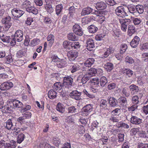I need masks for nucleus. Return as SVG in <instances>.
Returning a JSON list of instances; mask_svg holds the SVG:
<instances>
[{"label": "nucleus", "instance_id": "f257e3e1", "mask_svg": "<svg viewBox=\"0 0 148 148\" xmlns=\"http://www.w3.org/2000/svg\"><path fill=\"white\" fill-rule=\"evenodd\" d=\"M23 32L20 30H18L16 32L14 37L12 38V44L13 45H14L16 43V41L20 42L22 41L23 38Z\"/></svg>", "mask_w": 148, "mask_h": 148}, {"label": "nucleus", "instance_id": "f03ea898", "mask_svg": "<svg viewBox=\"0 0 148 148\" xmlns=\"http://www.w3.org/2000/svg\"><path fill=\"white\" fill-rule=\"evenodd\" d=\"M119 21L121 25V29L122 31L124 32L126 31L127 26L131 23V20L130 19L126 18H119Z\"/></svg>", "mask_w": 148, "mask_h": 148}, {"label": "nucleus", "instance_id": "7ed1b4c3", "mask_svg": "<svg viewBox=\"0 0 148 148\" xmlns=\"http://www.w3.org/2000/svg\"><path fill=\"white\" fill-rule=\"evenodd\" d=\"M16 121L14 118L8 119L4 122L3 126L8 130H13V127L16 125Z\"/></svg>", "mask_w": 148, "mask_h": 148}, {"label": "nucleus", "instance_id": "20e7f679", "mask_svg": "<svg viewBox=\"0 0 148 148\" xmlns=\"http://www.w3.org/2000/svg\"><path fill=\"white\" fill-rule=\"evenodd\" d=\"M73 79L70 76L65 77L63 78V86L66 88L69 89L72 86Z\"/></svg>", "mask_w": 148, "mask_h": 148}, {"label": "nucleus", "instance_id": "39448f33", "mask_svg": "<svg viewBox=\"0 0 148 148\" xmlns=\"http://www.w3.org/2000/svg\"><path fill=\"white\" fill-rule=\"evenodd\" d=\"M92 106L90 104H88L84 106L82 110V115L87 116L92 111Z\"/></svg>", "mask_w": 148, "mask_h": 148}, {"label": "nucleus", "instance_id": "423d86ee", "mask_svg": "<svg viewBox=\"0 0 148 148\" xmlns=\"http://www.w3.org/2000/svg\"><path fill=\"white\" fill-rule=\"evenodd\" d=\"M115 12L118 16L122 18L127 16V13L125 12L124 8L122 6L117 7L115 10Z\"/></svg>", "mask_w": 148, "mask_h": 148}, {"label": "nucleus", "instance_id": "0eeeda50", "mask_svg": "<svg viewBox=\"0 0 148 148\" xmlns=\"http://www.w3.org/2000/svg\"><path fill=\"white\" fill-rule=\"evenodd\" d=\"M13 84L10 81L5 82H3L0 85V89L1 90H8L12 87Z\"/></svg>", "mask_w": 148, "mask_h": 148}, {"label": "nucleus", "instance_id": "6e6552de", "mask_svg": "<svg viewBox=\"0 0 148 148\" xmlns=\"http://www.w3.org/2000/svg\"><path fill=\"white\" fill-rule=\"evenodd\" d=\"M11 18L10 16L6 17L2 20V23L4 24V27L5 30H8L11 26Z\"/></svg>", "mask_w": 148, "mask_h": 148}, {"label": "nucleus", "instance_id": "1a4fd4ad", "mask_svg": "<svg viewBox=\"0 0 148 148\" xmlns=\"http://www.w3.org/2000/svg\"><path fill=\"white\" fill-rule=\"evenodd\" d=\"M11 106L14 108H22L23 106V103L19 100L14 99L11 101Z\"/></svg>", "mask_w": 148, "mask_h": 148}, {"label": "nucleus", "instance_id": "9d476101", "mask_svg": "<svg viewBox=\"0 0 148 148\" xmlns=\"http://www.w3.org/2000/svg\"><path fill=\"white\" fill-rule=\"evenodd\" d=\"M90 78V77L86 73L82 77L81 75L79 76L77 78V80L79 83L83 84H86L89 79Z\"/></svg>", "mask_w": 148, "mask_h": 148}, {"label": "nucleus", "instance_id": "9b49d317", "mask_svg": "<svg viewBox=\"0 0 148 148\" xmlns=\"http://www.w3.org/2000/svg\"><path fill=\"white\" fill-rule=\"evenodd\" d=\"M81 92H78L77 90H73L70 94L71 97L76 100H79L81 99Z\"/></svg>", "mask_w": 148, "mask_h": 148}, {"label": "nucleus", "instance_id": "f8f14e48", "mask_svg": "<svg viewBox=\"0 0 148 148\" xmlns=\"http://www.w3.org/2000/svg\"><path fill=\"white\" fill-rule=\"evenodd\" d=\"M73 32L77 35L81 36L83 34L82 29L78 24H75L73 25Z\"/></svg>", "mask_w": 148, "mask_h": 148}, {"label": "nucleus", "instance_id": "ddd939ff", "mask_svg": "<svg viewBox=\"0 0 148 148\" xmlns=\"http://www.w3.org/2000/svg\"><path fill=\"white\" fill-rule=\"evenodd\" d=\"M114 49L112 46H110L109 48H106L104 49V53L102 55V58H106L109 55L112 53L114 51Z\"/></svg>", "mask_w": 148, "mask_h": 148}, {"label": "nucleus", "instance_id": "4468645a", "mask_svg": "<svg viewBox=\"0 0 148 148\" xmlns=\"http://www.w3.org/2000/svg\"><path fill=\"white\" fill-rule=\"evenodd\" d=\"M11 12L12 15L16 18L20 17L24 13L23 11L16 8L12 9Z\"/></svg>", "mask_w": 148, "mask_h": 148}, {"label": "nucleus", "instance_id": "2eb2a0df", "mask_svg": "<svg viewBox=\"0 0 148 148\" xmlns=\"http://www.w3.org/2000/svg\"><path fill=\"white\" fill-rule=\"evenodd\" d=\"M78 52L76 51L71 50L68 52L67 56L72 60H74L78 56Z\"/></svg>", "mask_w": 148, "mask_h": 148}, {"label": "nucleus", "instance_id": "dca6fc26", "mask_svg": "<svg viewBox=\"0 0 148 148\" xmlns=\"http://www.w3.org/2000/svg\"><path fill=\"white\" fill-rule=\"evenodd\" d=\"M86 43L87 44L86 48L88 50H92V49L95 47L94 42L92 39H88Z\"/></svg>", "mask_w": 148, "mask_h": 148}, {"label": "nucleus", "instance_id": "f3484780", "mask_svg": "<svg viewBox=\"0 0 148 148\" xmlns=\"http://www.w3.org/2000/svg\"><path fill=\"white\" fill-rule=\"evenodd\" d=\"M94 5L97 10H103L107 7L106 3L103 2H98L94 4Z\"/></svg>", "mask_w": 148, "mask_h": 148}, {"label": "nucleus", "instance_id": "a211bd4d", "mask_svg": "<svg viewBox=\"0 0 148 148\" xmlns=\"http://www.w3.org/2000/svg\"><path fill=\"white\" fill-rule=\"evenodd\" d=\"M102 11L100 10L95 11L94 14H95L97 16H99V22L101 23H103L105 21L106 18L103 16H101V14L102 13Z\"/></svg>", "mask_w": 148, "mask_h": 148}, {"label": "nucleus", "instance_id": "6ab92c4d", "mask_svg": "<svg viewBox=\"0 0 148 148\" xmlns=\"http://www.w3.org/2000/svg\"><path fill=\"white\" fill-rule=\"evenodd\" d=\"M130 122L134 124L139 125L142 122L143 120L136 116H132L131 118Z\"/></svg>", "mask_w": 148, "mask_h": 148}, {"label": "nucleus", "instance_id": "aec40b11", "mask_svg": "<svg viewBox=\"0 0 148 148\" xmlns=\"http://www.w3.org/2000/svg\"><path fill=\"white\" fill-rule=\"evenodd\" d=\"M140 38L137 36H135L131 41L130 45L133 48L136 47L139 44Z\"/></svg>", "mask_w": 148, "mask_h": 148}, {"label": "nucleus", "instance_id": "412c9836", "mask_svg": "<svg viewBox=\"0 0 148 148\" xmlns=\"http://www.w3.org/2000/svg\"><path fill=\"white\" fill-rule=\"evenodd\" d=\"M127 34L130 36H132L136 32L135 27L134 25H128Z\"/></svg>", "mask_w": 148, "mask_h": 148}, {"label": "nucleus", "instance_id": "4be33fe9", "mask_svg": "<svg viewBox=\"0 0 148 148\" xmlns=\"http://www.w3.org/2000/svg\"><path fill=\"white\" fill-rule=\"evenodd\" d=\"M92 11V9L88 7L84 8L82 10L81 12V14L82 16H85L89 14Z\"/></svg>", "mask_w": 148, "mask_h": 148}, {"label": "nucleus", "instance_id": "5701e85b", "mask_svg": "<svg viewBox=\"0 0 148 148\" xmlns=\"http://www.w3.org/2000/svg\"><path fill=\"white\" fill-rule=\"evenodd\" d=\"M95 61L94 58H89L84 63V65L86 67H90L94 63Z\"/></svg>", "mask_w": 148, "mask_h": 148}, {"label": "nucleus", "instance_id": "b1692460", "mask_svg": "<svg viewBox=\"0 0 148 148\" xmlns=\"http://www.w3.org/2000/svg\"><path fill=\"white\" fill-rule=\"evenodd\" d=\"M54 36L52 34H50L48 36L47 39L49 46H51L53 43L54 41Z\"/></svg>", "mask_w": 148, "mask_h": 148}, {"label": "nucleus", "instance_id": "393cba45", "mask_svg": "<svg viewBox=\"0 0 148 148\" xmlns=\"http://www.w3.org/2000/svg\"><path fill=\"white\" fill-rule=\"evenodd\" d=\"M67 62L66 59H60L58 62L57 63V66L59 68H62L65 67L66 66Z\"/></svg>", "mask_w": 148, "mask_h": 148}, {"label": "nucleus", "instance_id": "a878e982", "mask_svg": "<svg viewBox=\"0 0 148 148\" xmlns=\"http://www.w3.org/2000/svg\"><path fill=\"white\" fill-rule=\"evenodd\" d=\"M122 73L127 76L130 77L133 74L134 72L131 70L130 69H123L122 71Z\"/></svg>", "mask_w": 148, "mask_h": 148}, {"label": "nucleus", "instance_id": "bb28decb", "mask_svg": "<svg viewBox=\"0 0 148 148\" xmlns=\"http://www.w3.org/2000/svg\"><path fill=\"white\" fill-rule=\"evenodd\" d=\"M26 10L27 12H31L35 14H36L38 13V10L36 8L32 7V5L27 8Z\"/></svg>", "mask_w": 148, "mask_h": 148}, {"label": "nucleus", "instance_id": "cd10ccee", "mask_svg": "<svg viewBox=\"0 0 148 148\" xmlns=\"http://www.w3.org/2000/svg\"><path fill=\"white\" fill-rule=\"evenodd\" d=\"M64 86L63 84L60 82H56L53 86V88L56 90H60Z\"/></svg>", "mask_w": 148, "mask_h": 148}, {"label": "nucleus", "instance_id": "c85d7f7f", "mask_svg": "<svg viewBox=\"0 0 148 148\" xmlns=\"http://www.w3.org/2000/svg\"><path fill=\"white\" fill-rule=\"evenodd\" d=\"M57 111L61 113H63L65 111V108L63 104L61 103H58L56 107Z\"/></svg>", "mask_w": 148, "mask_h": 148}, {"label": "nucleus", "instance_id": "c756f323", "mask_svg": "<svg viewBox=\"0 0 148 148\" xmlns=\"http://www.w3.org/2000/svg\"><path fill=\"white\" fill-rule=\"evenodd\" d=\"M80 69L79 66L77 64H72L70 66V70L72 73H74Z\"/></svg>", "mask_w": 148, "mask_h": 148}, {"label": "nucleus", "instance_id": "7c9ffc66", "mask_svg": "<svg viewBox=\"0 0 148 148\" xmlns=\"http://www.w3.org/2000/svg\"><path fill=\"white\" fill-rule=\"evenodd\" d=\"M56 92L53 90H50L48 93V95L49 98L53 99L56 97Z\"/></svg>", "mask_w": 148, "mask_h": 148}, {"label": "nucleus", "instance_id": "2f4dec72", "mask_svg": "<svg viewBox=\"0 0 148 148\" xmlns=\"http://www.w3.org/2000/svg\"><path fill=\"white\" fill-rule=\"evenodd\" d=\"M97 73V69L93 68H91L89 69V71L86 74L90 77L92 76H95Z\"/></svg>", "mask_w": 148, "mask_h": 148}, {"label": "nucleus", "instance_id": "473e14b6", "mask_svg": "<svg viewBox=\"0 0 148 148\" xmlns=\"http://www.w3.org/2000/svg\"><path fill=\"white\" fill-rule=\"evenodd\" d=\"M108 101L110 105L112 107L115 106L117 104L116 100L114 97H110Z\"/></svg>", "mask_w": 148, "mask_h": 148}, {"label": "nucleus", "instance_id": "72a5a7b5", "mask_svg": "<svg viewBox=\"0 0 148 148\" xmlns=\"http://www.w3.org/2000/svg\"><path fill=\"white\" fill-rule=\"evenodd\" d=\"M11 144L6 143L5 145V148H15L16 146V142L14 140L11 141Z\"/></svg>", "mask_w": 148, "mask_h": 148}, {"label": "nucleus", "instance_id": "f704fd0d", "mask_svg": "<svg viewBox=\"0 0 148 148\" xmlns=\"http://www.w3.org/2000/svg\"><path fill=\"white\" fill-rule=\"evenodd\" d=\"M100 84L102 87H104L108 82L107 79L105 76L101 77L100 78Z\"/></svg>", "mask_w": 148, "mask_h": 148}, {"label": "nucleus", "instance_id": "c9c22d12", "mask_svg": "<svg viewBox=\"0 0 148 148\" xmlns=\"http://www.w3.org/2000/svg\"><path fill=\"white\" fill-rule=\"evenodd\" d=\"M88 31L90 33H94L98 30L97 27L94 25H91L88 27Z\"/></svg>", "mask_w": 148, "mask_h": 148}, {"label": "nucleus", "instance_id": "e433bc0d", "mask_svg": "<svg viewBox=\"0 0 148 148\" xmlns=\"http://www.w3.org/2000/svg\"><path fill=\"white\" fill-rule=\"evenodd\" d=\"M25 136V135L23 133H21L18 134L17 138V142L18 143H21L23 142Z\"/></svg>", "mask_w": 148, "mask_h": 148}, {"label": "nucleus", "instance_id": "4c0bfd02", "mask_svg": "<svg viewBox=\"0 0 148 148\" xmlns=\"http://www.w3.org/2000/svg\"><path fill=\"white\" fill-rule=\"evenodd\" d=\"M44 22L49 27H50L53 24L51 20L48 17H44Z\"/></svg>", "mask_w": 148, "mask_h": 148}, {"label": "nucleus", "instance_id": "58836bf2", "mask_svg": "<svg viewBox=\"0 0 148 148\" xmlns=\"http://www.w3.org/2000/svg\"><path fill=\"white\" fill-rule=\"evenodd\" d=\"M63 9V6L62 4L57 5L56 6V11L57 15H59L61 13Z\"/></svg>", "mask_w": 148, "mask_h": 148}, {"label": "nucleus", "instance_id": "ea45409f", "mask_svg": "<svg viewBox=\"0 0 148 148\" xmlns=\"http://www.w3.org/2000/svg\"><path fill=\"white\" fill-rule=\"evenodd\" d=\"M120 104L123 106L126 105L127 103L126 98L124 97H120L118 99Z\"/></svg>", "mask_w": 148, "mask_h": 148}, {"label": "nucleus", "instance_id": "a19ab883", "mask_svg": "<svg viewBox=\"0 0 148 148\" xmlns=\"http://www.w3.org/2000/svg\"><path fill=\"white\" fill-rule=\"evenodd\" d=\"M127 8L129 12L132 14H134L136 12V6L133 5H130L128 6Z\"/></svg>", "mask_w": 148, "mask_h": 148}, {"label": "nucleus", "instance_id": "79ce46f5", "mask_svg": "<svg viewBox=\"0 0 148 148\" xmlns=\"http://www.w3.org/2000/svg\"><path fill=\"white\" fill-rule=\"evenodd\" d=\"M109 120L113 122H118L119 121V118L117 116L116 114H113L111 115L109 119Z\"/></svg>", "mask_w": 148, "mask_h": 148}, {"label": "nucleus", "instance_id": "37998d69", "mask_svg": "<svg viewBox=\"0 0 148 148\" xmlns=\"http://www.w3.org/2000/svg\"><path fill=\"white\" fill-rule=\"evenodd\" d=\"M52 141L53 144L56 146H58L61 142L60 138L57 137H53Z\"/></svg>", "mask_w": 148, "mask_h": 148}, {"label": "nucleus", "instance_id": "c03bdc74", "mask_svg": "<svg viewBox=\"0 0 148 148\" xmlns=\"http://www.w3.org/2000/svg\"><path fill=\"white\" fill-rule=\"evenodd\" d=\"M45 8L47 12L50 14L53 12V11L51 5L50 4H46L45 5Z\"/></svg>", "mask_w": 148, "mask_h": 148}, {"label": "nucleus", "instance_id": "a18cd8bd", "mask_svg": "<svg viewBox=\"0 0 148 148\" xmlns=\"http://www.w3.org/2000/svg\"><path fill=\"white\" fill-rule=\"evenodd\" d=\"M68 39L69 40L72 41H75L77 39L76 36L75 34L71 33L68 34Z\"/></svg>", "mask_w": 148, "mask_h": 148}, {"label": "nucleus", "instance_id": "49530a36", "mask_svg": "<svg viewBox=\"0 0 148 148\" xmlns=\"http://www.w3.org/2000/svg\"><path fill=\"white\" fill-rule=\"evenodd\" d=\"M13 130V134L14 135H16L19 133H20L21 131V130L23 131V129L21 128H20L18 127H15L14 126L12 128Z\"/></svg>", "mask_w": 148, "mask_h": 148}, {"label": "nucleus", "instance_id": "de8ad7c7", "mask_svg": "<svg viewBox=\"0 0 148 148\" xmlns=\"http://www.w3.org/2000/svg\"><path fill=\"white\" fill-rule=\"evenodd\" d=\"M113 65L111 63H107L104 65V68L107 71H110L113 68Z\"/></svg>", "mask_w": 148, "mask_h": 148}, {"label": "nucleus", "instance_id": "09e8293b", "mask_svg": "<svg viewBox=\"0 0 148 148\" xmlns=\"http://www.w3.org/2000/svg\"><path fill=\"white\" fill-rule=\"evenodd\" d=\"M31 3L29 0H26L24 1L22 4V6L27 9V8H29L31 5Z\"/></svg>", "mask_w": 148, "mask_h": 148}, {"label": "nucleus", "instance_id": "8fccbe9b", "mask_svg": "<svg viewBox=\"0 0 148 148\" xmlns=\"http://www.w3.org/2000/svg\"><path fill=\"white\" fill-rule=\"evenodd\" d=\"M71 47L74 49H78L79 48L80 45L79 43L77 42H72L70 45Z\"/></svg>", "mask_w": 148, "mask_h": 148}, {"label": "nucleus", "instance_id": "3c124183", "mask_svg": "<svg viewBox=\"0 0 148 148\" xmlns=\"http://www.w3.org/2000/svg\"><path fill=\"white\" fill-rule=\"evenodd\" d=\"M129 88L130 91H134L135 92H137L139 90L138 87L134 84L130 86Z\"/></svg>", "mask_w": 148, "mask_h": 148}, {"label": "nucleus", "instance_id": "603ef678", "mask_svg": "<svg viewBox=\"0 0 148 148\" xmlns=\"http://www.w3.org/2000/svg\"><path fill=\"white\" fill-rule=\"evenodd\" d=\"M127 49V45L126 44H122L120 46V52L124 53Z\"/></svg>", "mask_w": 148, "mask_h": 148}, {"label": "nucleus", "instance_id": "864d4df0", "mask_svg": "<svg viewBox=\"0 0 148 148\" xmlns=\"http://www.w3.org/2000/svg\"><path fill=\"white\" fill-rule=\"evenodd\" d=\"M40 42V40L38 38H35L32 40L30 43L32 46H34L39 44Z\"/></svg>", "mask_w": 148, "mask_h": 148}, {"label": "nucleus", "instance_id": "5fc2aeb1", "mask_svg": "<svg viewBox=\"0 0 148 148\" xmlns=\"http://www.w3.org/2000/svg\"><path fill=\"white\" fill-rule=\"evenodd\" d=\"M107 102L106 100L102 99L99 103V105L101 107L105 108L107 106Z\"/></svg>", "mask_w": 148, "mask_h": 148}, {"label": "nucleus", "instance_id": "6e6d98bb", "mask_svg": "<svg viewBox=\"0 0 148 148\" xmlns=\"http://www.w3.org/2000/svg\"><path fill=\"white\" fill-rule=\"evenodd\" d=\"M77 109L75 107L72 106L68 107L67 109L68 113H73L76 112Z\"/></svg>", "mask_w": 148, "mask_h": 148}, {"label": "nucleus", "instance_id": "4d7b16f0", "mask_svg": "<svg viewBox=\"0 0 148 148\" xmlns=\"http://www.w3.org/2000/svg\"><path fill=\"white\" fill-rule=\"evenodd\" d=\"M140 130L139 127L134 128L130 130V133L131 134H132L133 135H135Z\"/></svg>", "mask_w": 148, "mask_h": 148}, {"label": "nucleus", "instance_id": "13d9d810", "mask_svg": "<svg viewBox=\"0 0 148 148\" xmlns=\"http://www.w3.org/2000/svg\"><path fill=\"white\" fill-rule=\"evenodd\" d=\"M139 14L142 13L143 11V7L142 5H139L136 6V12Z\"/></svg>", "mask_w": 148, "mask_h": 148}, {"label": "nucleus", "instance_id": "bf43d9fd", "mask_svg": "<svg viewBox=\"0 0 148 148\" xmlns=\"http://www.w3.org/2000/svg\"><path fill=\"white\" fill-rule=\"evenodd\" d=\"M122 93L123 95L126 97H128L130 96V93L128 89L126 88H123L122 90Z\"/></svg>", "mask_w": 148, "mask_h": 148}, {"label": "nucleus", "instance_id": "052dcab7", "mask_svg": "<svg viewBox=\"0 0 148 148\" xmlns=\"http://www.w3.org/2000/svg\"><path fill=\"white\" fill-rule=\"evenodd\" d=\"M125 61L126 63H128L130 64L134 62V60L133 58L128 56H127L125 58Z\"/></svg>", "mask_w": 148, "mask_h": 148}, {"label": "nucleus", "instance_id": "680f3d73", "mask_svg": "<svg viewBox=\"0 0 148 148\" xmlns=\"http://www.w3.org/2000/svg\"><path fill=\"white\" fill-rule=\"evenodd\" d=\"M22 115L25 119H28L31 118L32 114L30 112L28 111L25 112L24 114H23Z\"/></svg>", "mask_w": 148, "mask_h": 148}, {"label": "nucleus", "instance_id": "e2e57ef3", "mask_svg": "<svg viewBox=\"0 0 148 148\" xmlns=\"http://www.w3.org/2000/svg\"><path fill=\"white\" fill-rule=\"evenodd\" d=\"M92 85H97L99 84V80L98 78H93L90 81Z\"/></svg>", "mask_w": 148, "mask_h": 148}, {"label": "nucleus", "instance_id": "0e129e2a", "mask_svg": "<svg viewBox=\"0 0 148 148\" xmlns=\"http://www.w3.org/2000/svg\"><path fill=\"white\" fill-rule=\"evenodd\" d=\"M132 102L133 103L135 104H137L139 102L138 97L137 95H135L133 96L132 98Z\"/></svg>", "mask_w": 148, "mask_h": 148}, {"label": "nucleus", "instance_id": "69168bd1", "mask_svg": "<svg viewBox=\"0 0 148 148\" xmlns=\"http://www.w3.org/2000/svg\"><path fill=\"white\" fill-rule=\"evenodd\" d=\"M105 36V35L104 34H98L96 36L95 39L97 40L100 41L103 39Z\"/></svg>", "mask_w": 148, "mask_h": 148}, {"label": "nucleus", "instance_id": "338daca9", "mask_svg": "<svg viewBox=\"0 0 148 148\" xmlns=\"http://www.w3.org/2000/svg\"><path fill=\"white\" fill-rule=\"evenodd\" d=\"M25 54V53L24 51L22 50H19L17 52L16 55L17 57L18 58H20L24 56Z\"/></svg>", "mask_w": 148, "mask_h": 148}, {"label": "nucleus", "instance_id": "774afa93", "mask_svg": "<svg viewBox=\"0 0 148 148\" xmlns=\"http://www.w3.org/2000/svg\"><path fill=\"white\" fill-rule=\"evenodd\" d=\"M138 148H148V144L139 143L138 145Z\"/></svg>", "mask_w": 148, "mask_h": 148}]
</instances>
